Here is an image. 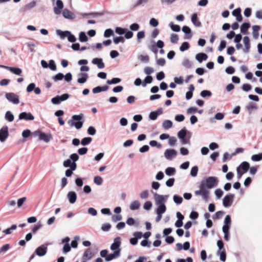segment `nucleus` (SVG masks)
Listing matches in <instances>:
<instances>
[{"label":"nucleus","mask_w":262,"mask_h":262,"mask_svg":"<svg viewBox=\"0 0 262 262\" xmlns=\"http://www.w3.org/2000/svg\"><path fill=\"white\" fill-rule=\"evenodd\" d=\"M48 68L51 71H55L57 70V66L55 61L53 59H50L49 61Z\"/></svg>","instance_id":"603ef678"},{"label":"nucleus","mask_w":262,"mask_h":262,"mask_svg":"<svg viewBox=\"0 0 262 262\" xmlns=\"http://www.w3.org/2000/svg\"><path fill=\"white\" fill-rule=\"evenodd\" d=\"M84 121L83 114L80 113L78 115H73L71 119L68 121V123L70 126H74L77 129L79 130L82 127Z\"/></svg>","instance_id":"f03ea898"},{"label":"nucleus","mask_w":262,"mask_h":262,"mask_svg":"<svg viewBox=\"0 0 262 262\" xmlns=\"http://www.w3.org/2000/svg\"><path fill=\"white\" fill-rule=\"evenodd\" d=\"M234 197V195L232 194L226 195L223 200V206L225 207L230 206L233 203Z\"/></svg>","instance_id":"1a4fd4ad"},{"label":"nucleus","mask_w":262,"mask_h":262,"mask_svg":"<svg viewBox=\"0 0 262 262\" xmlns=\"http://www.w3.org/2000/svg\"><path fill=\"white\" fill-rule=\"evenodd\" d=\"M21 135L24 139L26 140L31 135V132L29 129H25L23 131Z\"/></svg>","instance_id":"680f3d73"},{"label":"nucleus","mask_w":262,"mask_h":262,"mask_svg":"<svg viewBox=\"0 0 262 262\" xmlns=\"http://www.w3.org/2000/svg\"><path fill=\"white\" fill-rule=\"evenodd\" d=\"M242 90L245 92H249L252 89V85L249 83H244L241 87Z\"/></svg>","instance_id":"052dcab7"},{"label":"nucleus","mask_w":262,"mask_h":262,"mask_svg":"<svg viewBox=\"0 0 262 262\" xmlns=\"http://www.w3.org/2000/svg\"><path fill=\"white\" fill-rule=\"evenodd\" d=\"M145 36V32L144 30L139 31L137 34V41L138 43L141 42L142 39Z\"/></svg>","instance_id":"8fccbe9b"},{"label":"nucleus","mask_w":262,"mask_h":262,"mask_svg":"<svg viewBox=\"0 0 262 262\" xmlns=\"http://www.w3.org/2000/svg\"><path fill=\"white\" fill-rule=\"evenodd\" d=\"M9 128L8 126L4 125L0 129V141L4 142L9 137Z\"/></svg>","instance_id":"0eeeda50"},{"label":"nucleus","mask_w":262,"mask_h":262,"mask_svg":"<svg viewBox=\"0 0 262 262\" xmlns=\"http://www.w3.org/2000/svg\"><path fill=\"white\" fill-rule=\"evenodd\" d=\"M52 138V136L50 133H46L41 131V134H40L39 136V140L43 141L46 143H48Z\"/></svg>","instance_id":"aec40b11"},{"label":"nucleus","mask_w":262,"mask_h":262,"mask_svg":"<svg viewBox=\"0 0 262 262\" xmlns=\"http://www.w3.org/2000/svg\"><path fill=\"white\" fill-rule=\"evenodd\" d=\"M126 28H122L121 27H116L115 29V33L120 36L122 35Z\"/></svg>","instance_id":"e2e57ef3"},{"label":"nucleus","mask_w":262,"mask_h":262,"mask_svg":"<svg viewBox=\"0 0 262 262\" xmlns=\"http://www.w3.org/2000/svg\"><path fill=\"white\" fill-rule=\"evenodd\" d=\"M96 133V129L93 126H90L87 129V134L90 136H94Z\"/></svg>","instance_id":"774afa93"},{"label":"nucleus","mask_w":262,"mask_h":262,"mask_svg":"<svg viewBox=\"0 0 262 262\" xmlns=\"http://www.w3.org/2000/svg\"><path fill=\"white\" fill-rule=\"evenodd\" d=\"M157 206H158V207L156 210V213L163 214L165 212L166 210V207L165 204L158 205Z\"/></svg>","instance_id":"49530a36"},{"label":"nucleus","mask_w":262,"mask_h":262,"mask_svg":"<svg viewBox=\"0 0 262 262\" xmlns=\"http://www.w3.org/2000/svg\"><path fill=\"white\" fill-rule=\"evenodd\" d=\"M246 108L247 110V112L249 115H251L253 110H256L257 109V105L256 103L250 102L246 105Z\"/></svg>","instance_id":"393cba45"},{"label":"nucleus","mask_w":262,"mask_h":262,"mask_svg":"<svg viewBox=\"0 0 262 262\" xmlns=\"http://www.w3.org/2000/svg\"><path fill=\"white\" fill-rule=\"evenodd\" d=\"M5 119L9 122H11L14 120V115L10 111H8L6 112L5 115Z\"/></svg>","instance_id":"72a5a7b5"},{"label":"nucleus","mask_w":262,"mask_h":262,"mask_svg":"<svg viewBox=\"0 0 262 262\" xmlns=\"http://www.w3.org/2000/svg\"><path fill=\"white\" fill-rule=\"evenodd\" d=\"M121 243V238L120 237H116L114 240L113 243L111 246V249L114 251L119 250V253H120L121 249L120 248V246Z\"/></svg>","instance_id":"9b49d317"},{"label":"nucleus","mask_w":262,"mask_h":262,"mask_svg":"<svg viewBox=\"0 0 262 262\" xmlns=\"http://www.w3.org/2000/svg\"><path fill=\"white\" fill-rule=\"evenodd\" d=\"M140 25L137 23H134L129 26V29L133 31H137L140 29Z\"/></svg>","instance_id":"338daca9"},{"label":"nucleus","mask_w":262,"mask_h":262,"mask_svg":"<svg viewBox=\"0 0 262 262\" xmlns=\"http://www.w3.org/2000/svg\"><path fill=\"white\" fill-rule=\"evenodd\" d=\"M170 42L172 43H176L179 40V36L178 34L175 33H172L170 35Z\"/></svg>","instance_id":"69168bd1"},{"label":"nucleus","mask_w":262,"mask_h":262,"mask_svg":"<svg viewBox=\"0 0 262 262\" xmlns=\"http://www.w3.org/2000/svg\"><path fill=\"white\" fill-rule=\"evenodd\" d=\"M64 77V75L62 73H58L56 75H54L52 77V79L55 81L57 82L58 81H61L63 79Z\"/></svg>","instance_id":"09e8293b"},{"label":"nucleus","mask_w":262,"mask_h":262,"mask_svg":"<svg viewBox=\"0 0 262 262\" xmlns=\"http://www.w3.org/2000/svg\"><path fill=\"white\" fill-rule=\"evenodd\" d=\"M153 81V77L152 76H146L144 79L142 81L143 87H146L147 84L151 83Z\"/></svg>","instance_id":"de8ad7c7"},{"label":"nucleus","mask_w":262,"mask_h":262,"mask_svg":"<svg viewBox=\"0 0 262 262\" xmlns=\"http://www.w3.org/2000/svg\"><path fill=\"white\" fill-rule=\"evenodd\" d=\"M177 136L182 145L190 143L192 133L187 130L186 127H183L177 133Z\"/></svg>","instance_id":"7ed1b4c3"},{"label":"nucleus","mask_w":262,"mask_h":262,"mask_svg":"<svg viewBox=\"0 0 262 262\" xmlns=\"http://www.w3.org/2000/svg\"><path fill=\"white\" fill-rule=\"evenodd\" d=\"M5 97L9 102L13 104H18L19 103V96L14 93H6Z\"/></svg>","instance_id":"20e7f679"},{"label":"nucleus","mask_w":262,"mask_h":262,"mask_svg":"<svg viewBox=\"0 0 262 262\" xmlns=\"http://www.w3.org/2000/svg\"><path fill=\"white\" fill-rule=\"evenodd\" d=\"M243 43L244 45L243 52L247 53L249 52L251 48L250 39L248 36H245L243 37Z\"/></svg>","instance_id":"dca6fc26"},{"label":"nucleus","mask_w":262,"mask_h":262,"mask_svg":"<svg viewBox=\"0 0 262 262\" xmlns=\"http://www.w3.org/2000/svg\"><path fill=\"white\" fill-rule=\"evenodd\" d=\"M77 194L75 192L71 191H69L67 194V198L70 203L73 204L75 203L77 200Z\"/></svg>","instance_id":"b1692460"},{"label":"nucleus","mask_w":262,"mask_h":262,"mask_svg":"<svg viewBox=\"0 0 262 262\" xmlns=\"http://www.w3.org/2000/svg\"><path fill=\"white\" fill-rule=\"evenodd\" d=\"M200 95L201 97L206 98L211 97L212 93L210 90H204L201 92Z\"/></svg>","instance_id":"e433bc0d"},{"label":"nucleus","mask_w":262,"mask_h":262,"mask_svg":"<svg viewBox=\"0 0 262 262\" xmlns=\"http://www.w3.org/2000/svg\"><path fill=\"white\" fill-rule=\"evenodd\" d=\"M121 81V79L118 77H114L111 79H107L106 83L108 85L116 84Z\"/></svg>","instance_id":"f704fd0d"},{"label":"nucleus","mask_w":262,"mask_h":262,"mask_svg":"<svg viewBox=\"0 0 262 262\" xmlns=\"http://www.w3.org/2000/svg\"><path fill=\"white\" fill-rule=\"evenodd\" d=\"M182 65L187 69H190L192 67V62L188 58H185L182 62Z\"/></svg>","instance_id":"4c0bfd02"},{"label":"nucleus","mask_w":262,"mask_h":262,"mask_svg":"<svg viewBox=\"0 0 262 262\" xmlns=\"http://www.w3.org/2000/svg\"><path fill=\"white\" fill-rule=\"evenodd\" d=\"M104 15V12H93L90 13H84L82 14V16L84 17L92 16L94 17L97 16H101Z\"/></svg>","instance_id":"bb28decb"},{"label":"nucleus","mask_w":262,"mask_h":262,"mask_svg":"<svg viewBox=\"0 0 262 262\" xmlns=\"http://www.w3.org/2000/svg\"><path fill=\"white\" fill-rule=\"evenodd\" d=\"M182 31L184 33V38L185 39H190L192 38L193 33L189 26H184L182 28Z\"/></svg>","instance_id":"f8f14e48"},{"label":"nucleus","mask_w":262,"mask_h":262,"mask_svg":"<svg viewBox=\"0 0 262 262\" xmlns=\"http://www.w3.org/2000/svg\"><path fill=\"white\" fill-rule=\"evenodd\" d=\"M168 26L173 32H179L181 30L180 26L179 25L174 24L172 21L170 22Z\"/></svg>","instance_id":"ea45409f"},{"label":"nucleus","mask_w":262,"mask_h":262,"mask_svg":"<svg viewBox=\"0 0 262 262\" xmlns=\"http://www.w3.org/2000/svg\"><path fill=\"white\" fill-rule=\"evenodd\" d=\"M69 32V31L68 30L62 31L60 29H57L56 30L57 35L61 39H64L66 37H67Z\"/></svg>","instance_id":"c85d7f7f"},{"label":"nucleus","mask_w":262,"mask_h":262,"mask_svg":"<svg viewBox=\"0 0 262 262\" xmlns=\"http://www.w3.org/2000/svg\"><path fill=\"white\" fill-rule=\"evenodd\" d=\"M56 6L54 7V12L56 15H59L62 12V10L64 7V5L61 0H56Z\"/></svg>","instance_id":"ddd939ff"},{"label":"nucleus","mask_w":262,"mask_h":262,"mask_svg":"<svg viewBox=\"0 0 262 262\" xmlns=\"http://www.w3.org/2000/svg\"><path fill=\"white\" fill-rule=\"evenodd\" d=\"M51 103L54 105H59L61 103L59 95H57L51 100Z\"/></svg>","instance_id":"5fc2aeb1"},{"label":"nucleus","mask_w":262,"mask_h":262,"mask_svg":"<svg viewBox=\"0 0 262 262\" xmlns=\"http://www.w3.org/2000/svg\"><path fill=\"white\" fill-rule=\"evenodd\" d=\"M78 77L77 82L79 84H84L88 80L89 75L86 73L80 72L78 74Z\"/></svg>","instance_id":"f3484780"},{"label":"nucleus","mask_w":262,"mask_h":262,"mask_svg":"<svg viewBox=\"0 0 262 262\" xmlns=\"http://www.w3.org/2000/svg\"><path fill=\"white\" fill-rule=\"evenodd\" d=\"M162 126L164 129L168 130L172 127L173 123L170 120H165L162 123Z\"/></svg>","instance_id":"c756f323"},{"label":"nucleus","mask_w":262,"mask_h":262,"mask_svg":"<svg viewBox=\"0 0 262 262\" xmlns=\"http://www.w3.org/2000/svg\"><path fill=\"white\" fill-rule=\"evenodd\" d=\"M92 63L97 66V68L99 69H102L105 67V64L102 58L100 57H95L93 58L92 60Z\"/></svg>","instance_id":"2eb2a0df"},{"label":"nucleus","mask_w":262,"mask_h":262,"mask_svg":"<svg viewBox=\"0 0 262 262\" xmlns=\"http://www.w3.org/2000/svg\"><path fill=\"white\" fill-rule=\"evenodd\" d=\"M251 159L254 162L260 161L262 160V152L252 155Z\"/></svg>","instance_id":"6e6d98bb"},{"label":"nucleus","mask_w":262,"mask_h":262,"mask_svg":"<svg viewBox=\"0 0 262 262\" xmlns=\"http://www.w3.org/2000/svg\"><path fill=\"white\" fill-rule=\"evenodd\" d=\"M92 256V253L90 249H88L84 253L82 259L90 260Z\"/></svg>","instance_id":"c03bdc74"},{"label":"nucleus","mask_w":262,"mask_h":262,"mask_svg":"<svg viewBox=\"0 0 262 262\" xmlns=\"http://www.w3.org/2000/svg\"><path fill=\"white\" fill-rule=\"evenodd\" d=\"M92 140L90 137H84L81 140V144L84 146L88 145L91 143Z\"/></svg>","instance_id":"37998d69"},{"label":"nucleus","mask_w":262,"mask_h":262,"mask_svg":"<svg viewBox=\"0 0 262 262\" xmlns=\"http://www.w3.org/2000/svg\"><path fill=\"white\" fill-rule=\"evenodd\" d=\"M149 0H137L133 5L131 6L132 9L138 7L140 6H144L145 4L147 3Z\"/></svg>","instance_id":"58836bf2"},{"label":"nucleus","mask_w":262,"mask_h":262,"mask_svg":"<svg viewBox=\"0 0 262 262\" xmlns=\"http://www.w3.org/2000/svg\"><path fill=\"white\" fill-rule=\"evenodd\" d=\"M48 245L44 244L36 248L35 254L39 256L45 255L47 252Z\"/></svg>","instance_id":"9d476101"},{"label":"nucleus","mask_w":262,"mask_h":262,"mask_svg":"<svg viewBox=\"0 0 262 262\" xmlns=\"http://www.w3.org/2000/svg\"><path fill=\"white\" fill-rule=\"evenodd\" d=\"M217 179L213 177H209L202 180L199 185V189L194 191L195 195H201L203 200L208 201L210 191L209 189L213 188L217 185Z\"/></svg>","instance_id":"f257e3e1"},{"label":"nucleus","mask_w":262,"mask_h":262,"mask_svg":"<svg viewBox=\"0 0 262 262\" xmlns=\"http://www.w3.org/2000/svg\"><path fill=\"white\" fill-rule=\"evenodd\" d=\"M217 254L220 256V260L225 261L226 258V255L225 249H223V250L220 251L219 250L217 252Z\"/></svg>","instance_id":"bf43d9fd"},{"label":"nucleus","mask_w":262,"mask_h":262,"mask_svg":"<svg viewBox=\"0 0 262 262\" xmlns=\"http://www.w3.org/2000/svg\"><path fill=\"white\" fill-rule=\"evenodd\" d=\"M120 255V253H119V250L114 251L113 253L108 254V256L106 258V261H110L113 259L119 257Z\"/></svg>","instance_id":"cd10ccee"},{"label":"nucleus","mask_w":262,"mask_h":262,"mask_svg":"<svg viewBox=\"0 0 262 262\" xmlns=\"http://www.w3.org/2000/svg\"><path fill=\"white\" fill-rule=\"evenodd\" d=\"M224 223V225L223 226V228L226 227L228 229H229L231 223V220L229 215L226 216Z\"/></svg>","instance_id":"79ce46f5"},{"label":"nucleus","mask_w":262,"mask_h":262,"mask_svg":"<svg viewBox=\"0 0 262 262\" xmlns=\"http://www.w3.org/2000/svg\"><path fill=\"white\" fill-rule=\"evenodd\" d=\"M149 144L152 147H157V148H160L162 147V145L156 140H151L149 142Z\"/></svg>","instance_id":"0e129e2a"},{"label":"nucleus","mask_w":262,"mask_h":262,"mask_svg":"<svg viewBox=\"0 0 262 262\" xmlns=\"http://www.w3.org/2000/svg\"><path fill=\"white\" fill-rule=\"evenodd\" d=\"M190 47V44L188 41H184L180 47L181 52H185L188 50Z\"/></svg>","instance_id":"a19ab883"},{"label":"nucleus","mask_w":262,"mask_h":262,"mask_svg":"<svg viewBox=\"0 0 262 262\" xmlns=\"http://www.w3.org/2000/svg\"><path fill=\"white\" fill-rule=\"evenodd\" d=\"M195 58L199 63H202L208 59V56L205 53L200 52L196 54Z\"/></svg>","instance_id":"5701e85b"},{"label":"nucleus","mask_w":262,"mask_h":262,"mask_svg":"<svg viewBox=\"0 0 262 262\" xmlns=\"http://www.w3.org/2000/svg\"><path fill=\"white\" fill-rule=\"evenodd\" d=\"M67 39L68 41L72 43H74L77 40L76 36L70 31L68 34Z\"/></svg>","instance_id":"13d9d810"},{"label":"nucleus","mask_w":262,"mask_h":262,"mask_svg":"<svg viewBox=\"0 0 262 262\" xmlns=\"http://www.w3.org/2000/svg\"><path fill=\"white\" fill-rule=\"evenodd\" d=\"M62 13L63 17L66 19H74L75 18L74 13L67 8L63 9Z\"/></svg>","instance_id":"412c9836"},{"label":"nucleus","mask_w":262,"mask_h":262,"mask_svg":"<svg viewBox=\"0 0 262 262\" xmlns=\"http://www.w3.org/2000/svg\"><path fill=\"white\" fill-rule=\"evenodd\" d=\"M250 27L251 24L248 20L244 21L240 27V33L244 35L249 34L248 30Z\"/></svg>","instance_id":"4468645a"},{"label":"nucleus","mask_w":262,"mask_h":262,"mask_svg":"<svg viewBox=\"0 0 262 262\" xmlns=\"http://www.w3.org/2000/svg\"><path fill=\"white\" fill-rule=\"evenodd\" d=\"M114 35V30L111 28L106 29L104 32L103 36L105 38L110 37Z\"/></svg>","instance_id":"864d4df0"},{"label":"nucleus","mask_w":262,"mask_h":262,"mask_svg":"<svg viewBox=\"0 0 262 262\" xmlns=\"http://www.w3.org/2000/svg\"><path fill=\"white\" fill-rule=\"evenodd\" d=\"M34 119V117L30 112H23L18 115V120L32 121Z\"/></svg>","instance_id":"6e6552de"},{"label":"nucleus","mask_w":262,"mask_h":262,"mask_svg":"<svg viewBox=\"0 0 262 262\" xmlns=\"http://www.w3.org/2000/svg\"><path fill=\"white\" fill-rule=\"evenodd\" d=\"M168 197V196L167 195H163L155 193L154 194L155 204L156 205L165 204L167 201Z\"/></svg>","instance_id":"423d86ee"},{"label":"nucleus","mask_w":262,"mask_h":262,"mask_svg":"<svg viewBox=\"0 0 262 262\" xmlns=\"http://www.w3.org/2000/svg\"><path fill=\"white\" fill-rule=\"evenodd\" d=\"M113 42L115 45H118L120 42L124 43L125 42V38L122 35L119 36H114Z\"/></svg>","instance_id":"a18cd8bd"},{"label":"nucleus","mask_w":262,"mask_h":262,"mask_svg":"<svg viewBox=\"0 0 262 262\" xmlns=\"http://www.w3.org/2000/svg\"><path fill=\"white\" fill-rule=\"evenodd\" d=\"M261 27L259 25H254L252 26L253 36L255 39H257L259 37V31Z\"/></svg>","instance_id":"473e14b6"},{"label":"nucleus","mask_w":262,"mask_h":262,"mask_svg":"<svg viewBox=\"0 0 262 262\" xmlns=\"http://www.w3.org/2000/svg\"><path fill=\"white\" fill-rule=\"evenodd\" d=\"M36 5V1H33L23 6L19 10V13L25 12L33 8Z\"/></svg>","instance_id":"a211bd4d"},{"label":"nucleus","mask_w":262,"mask_h":262,"mask_svg":"<svg viewBox=\"0 0 262 262\" xmlns=\"http://www.w3.org/2000/svg\"><path fill=\"white\" fill-rule=\"evenodd\" d=\"M78 39L81 42H85L89 40V37L85 32L81 31L79 33Z\"/></svg>","instance_id":"7c9ffc66"},{"label":"nucleus","mask_w":262,"mask_h":262,"mask_svg":"<svg viewBox=\"0 0 262 262\" xmlns=\"http://www.w3.org/2000/svg\"><path fill=\"white\" fill-rule=\"evenodd\" d=\"M17 228L16 225H12L10 228H8L3 231V232L6 235L10 234L12 233V231L15 230Z\"/></svg>","instance_id":"4d7b16f0"},{"label":"nucleus","mask_w":262,"mask_h":262,"mask_svg":"<svg viewBox=\"0 0 262 262\" xmlns=\"http://www.w3.org/2000/svg\"><path fill=\"white\" fill-rule=\"evenodd\" d=\"M178 154V151L174 148H168L165 150L164 155L168 160H172L175 158Z\"/></svg>","instance_id":"39448f33"},{"label":"nucleus","mask_w":262,"mask_h":262,"mask_svg":"<svg viewBox=\"0 0 262 262\" xmlns=\"http://www.w3.org/2000/svg\"><path fill=\"white\" fill-rule=\"evenodd\" d=\"M250 165H239L237 168V175L239 178H241L242 176L246 173L249 168Z\"/></svg>","instance_id":"6ab92c4d"},{"label":"nucleus","mask_w":262,"mask_h":262,"mask_svg":"<svg viewBox=\"0 0 262 262\" xmlns=\"http://www.w3.org/2000/svg\"><path fill=\"white\" fill-rule=\"evenodd\" d=\"M140 203L138 201H134L129 205V209L131 210H136L140 208Z\"/></svg>","instance_id":"c9c22d12"},{"label":"nucleus","mask_w":262,"mask_h":262,"mask_svg":"<svg viewBox=\"0 0 262 262\" xmlns=\"http://www.w3.org/2000/svg\"><path fill=\"white\" fill-rule=\"evenodd\" d=\"M191 20L193 25L196 27H200L202 26L201 22L200 21L196 13H194L191 15Z\"/></svg>","instance_id":"4be33fe9"},{"label":"nucleus","mask_w":262,"mask_h":262,"mask_svg":"<svg viewBox=\"0 0 262 262\" xmlns=\"http://www.w3.org/2000/svg\"><path fill=\"white\" fill-rule=\"evenodd\" d=\"M177 217L178 218V220L175 223V226L177 227H181L183 225V220L184 219V216L179 212L177 213Z\"/></svg>","instance_id":"a878e982"},{"label":"nucleus","mask_w":262,"mask_h":262,"mask_svg":"<svg viewBox=\"0 0 262 262\" xmlns=\"http://www.w3.org/2000/svg\"><path fill=\"white\" fill-rule=\"evenodd\" d=\"M123 34L124 35V36L123 37L125 39H129L132 38L134 36L133 32L130 30H128L127 28H126Z\"/></svg>","instance_id":"3c124183"},{"label":"nucleus","mask_w":262,"mask_h":262,"mask_svg":"<svg viewBox=\"0 0 262 262\" xmlns=\"http://www.w3.org/2000/svg\"><path fill=\"white\" fill-rule=\"evenodd\" d=\"M9 71L16 75L19 76L21 75L23 72V71L20 68L16 67H10L9 68Z\"/></svg>","instance_id":"2f4dec72"}]
</instances>
